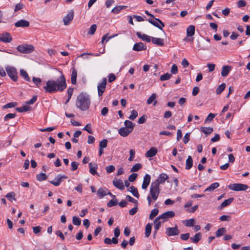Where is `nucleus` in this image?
<instances>
[{"label":"nucleus","instance_id":"774afa93","mask_svg":"<svg viewBox=\"0 0 250 250\" xmlns=\"http://www.w3.org/2000/svg\"><path fill=\"white\" fill-rule=\"evenodd\" d=\"M37 99V96H34L30 100L26 102V104H33Z\"/></svg>","mask_w":250,"mask_h":250},{"label":"nucleus","instance_id":"5701e85b","mask_svg":"<svg viewBox=\"0 0 250 250\" xmlns=\"http://www.w3.org/2000/svg\"><path fill=\"white\" fill-rule=\"evenodd\" d=\"M161 219L159 217H157L154 221V228L155 229V234L157 233V231L159 229L161 224L163 223V221H161Z\"/></svg>","mask_w":250,"mask_h":250},{"label":"nucleus","instance_id":"09e8293b","mask_svg":"<svg viewBox=\"0 0 250 250\" xmlns=\"http://www.w3.org/2000/svg\"><path fill=\"white\" fill-rule=\"evenodd\" d=\"M72 222L76 226H80L81 224V220L78 217L74 216L72 218Z\"/></svg>","mask_w":250,"mask_h":250},{"label":"nucleus","instance_id":"f03ea898","mask_svg":"<svg viewBox=\"0 0 250 250\" xmlns=\"http://www.w3.org/2000/svg\"><path fill=\"white\" fill-rule=\"evenodd\" d=\"M76 106L82 111H85L89 108L90 101L89 96L83 93L80 94L77 98Z\"/></svg>","mask_w":250,"mask_h":250},{"label":"nucleus","instance_id":"37998d69","mask_svg":"<svg viewBox=\"0 0 250 250\" xmlns=\"http://www.w3.org/2000/svg\"><path fill=\"white\" fill-rule=\"evenodd\" d=\"M142 167V166L140 163L136 164L130 169L131 172H134L138 171Z\"/></svg>","mask_w":250,"mask_h":250},{"label":"nucleus","instance_id":"bf43d9fd","mask_svg":"<svg viewBox=\"0 0 250 250\" xmlns=\"http://www.w3.org/2000/svg\"><path fill=\"white\" fill-rule=\"evenodd\" d=\"M137 176L138 175L137 173L131 174L128 177V181L130 182H134L136 180Z\"/></svg>","mask_w":250,"mask_h":250},{"label":"nucleus","instance_id":"72a5a7b5","mask_svg":"<svg viewBox=\"0 0 250 250\" xmlns=\"http://www.w3.org/2000/svg\"><path fill=\"white\" fill-rule=\"evenodd\" d=\"M21 76L26 81L30 82V79L28 76L27 72L24 69L20 70Z\"/></svg>","mask_w":250,"mask_h":250},{"label":"nucleus","instance_id":"a19ab883","mask_svg":"<svg viewBox=\"0 0 250 250\" xmlns=\"http://www.w3.org/2000/svg\"><path fill=\"white\" fill-rule=\"evenodd\" d=\"M226 87V84L223 83L220 84L216 90V93L218 95L220 94L225 89Z\"/></svg>","mask_w":250,"mask_h":250},{"label":"nucleus","instance_id":"423d86ee","mask_svg":"<svg viewBox=\"0 0 250 250\" xmlns=\"http://www.w3.org/2000/svg\"><path fill=\"white\" fill-rule=\"evenodd\" d=\"M5 70L8 76L14 82L18 80V72L16 69L12 66H7L5 67Z\"/></svg>","mask_w":250,"mask_h":250},{"label":"nucleus","instance_id":"39448f33","mask_svg":"<svg viewBox=\"0 0 250 250\" xmlns=\"http://www.w3.org/2000/svg\"><path fill=\"white\" fill-rule=\"evenodd\" d=\"M228 188L232 190L239 191L246 190L248 189L249 187L247 185L243 184L236 183L229 185Z\"/></svg>","mask_w":250,"mask_h":250},{"label":"nucleus","instance_id":"473e14b6","mask_svg":"<svg viewBox=\"0 0 250 250\" xmlns=\"http://www.w3.org/2000/svg\"><path fill=\"white\" fill-rule=\"evenodd\" d=\"M195 223V221L193 218L189 219L188 220H186L184 221H183V224L186 226V227H192L194 226V225Z\"/></svg>","mask_w":250,"mask_h":250},{"label":"nucleus","instance_id":"f257e3e1","mask_svg":"<svg viewBox=\"0 0 250 250\" xmlns=\"http://www.w3.org/2000/svg\"><path fill=\"white\" fill-rule=\"evenodd\" d=\"M168 178V176L166 173H163L159 175L154 182L151 183L149 193L146 198L149 206L151 205L153 202H155L158 199L161 192L160 185L164 184Z\"/></svg>","mask_w":250,"mask_h":250},{"label":"nucleus","instance_id":"6e6552de","mask_svg":"<svg viewBox=\"0 0 250 250\" xmlns=\"http://www.w3.org/2000/svg\"><path fill=\"white\" fill-rule=\"evenodd\" d=\"M106 84L107 79L106 78H103L102 82L98 83L97 89L99 97H101L103 95L105 90Z\"/></svg>","mask_w":250,"mask_h":250},{"label":"nucleus","instance_id":"f704fd0d","mask_svg":"<svg viewBox=\"0 0 250 250\" xmlns=\"http://www.w3.org/2000/svg\"><path fill=\"white\" fill-rule=\"evenodd\" d=\"M234 200V198L232 197L229 198L228 199L225 200L222 202L221 205V208H224L229 205Z\"/></svg>","mask_w":250,"mask_h":250},{"label":"nucleus","instance_id":"b1692460","mask_svg":"<svg viewBox=\"0 0 250 250\" xmlns=\"http://www.w3.org/2000/svg\"><path fill=\"white\" fill-rule=\"evenodd\" d=\"M231 67L228 65L223 66L222 68L221 75L223 77H226L231 70Z\"/></svg>","mask_w":250,"mask_h":250},{"label":"nucleus","instance_id":"603ef678","mask_svg":"<svg viewBox=\"0 0 250 250\" xmlns=\"http://www.w3.org/2000/svg\"><path fill=\"white\" fill-rule=\"evenodd\" d=\"M17 104L16 102L9 103L8 104H5L3 106V108L6 109V108L14 107H15L17 105Z\"/></svg>","mask_w":250,"mask_h":250},{"label":"nucleus","instance_id":"a878e982","mask_svg":"<svg viewBox=\"0 0 250 250\" xmlns=\"http://www.w3.org/2000/svg\"><path fill=\"white\" fill-rule=\"evenodd\" d=\"M89 172L92 175H95L97 173V165L95 163L92 164L90 163L89 164Z\"/></svg>","mask_w":250,"mask_h":250},{"label":"nucleus","instance_id":"0eeeda50","mask_svg":"<svg viewBox=\"0 0 250 250\" xmlns=\"http://www.w3.org/2000/svg\"><path fill=\"white\" fill-rule=\"evenodd\" d=\"M17 49L21 53L28 54L34 50V47L31 44H25L19 45Z\"/></svg>","mask_w":250,"mask_h":250},{"label":"nucleus","instance_id":"bb28decb","mask_svg":"<svg viewBox=\"0 0 250 250\" xmlns=\"http://www.w3.org/2000/svg\"><path fill=\"white\" fill-rule=\"evenodd\" d=\"M187 35L188 37L193 36L195 34V27L194 25H190L187 29Z\"/></svg>","mask_w":250,"mask_h":250},{"label":"nucleus","instance_id":"e433bc0d","mask_svg":"<svg viewBox=\"0 0 250 250\" xmlns=\"http://www.w3.org/2000/svg\"><path fill=\"white\" fill-rule=\"evenodd\" d=\"M192 242L194 243H198L201 239V234L200 232L197 233L194 237H190Z\"/></svg>","mask_w":250,"mask_h":250},{"label":"nucleus","instance_id":"4d7b16f0","mask_svg":"<svg viewBox=\"0 0 250 250\" xmlns=\"http://www.w3.org/2000/svg\"><path fill=\"white\" fill-rule=\"evenodd\" d=\"M115 169V167L113 165L107 166L105 167V170L108 173H110L113 172Z\"/></svg>","mask_w":250,"mask_h":250},{"label":"nucleus","instance_id":"a18cd8bd","mask_svg":"<svg viewBox=\"0 0 250 250\" xmlns=\"http://www.w3.org/2000/svg\"><path fill=\"white\" fill-rule=\"evenodd\" d=\"M171 76L172 75L171 74H170L169 73H167L164 75H161L160 78V80L161 81H166V80H169L171 78Z\"/></svg>","mask_w":250,"mask_h":250},{"label":"nucleus","instance_id":"ddd939ff","mask_svg":"<svg viewBox=\"0 0 250 250\" xmlns=\"http://www.w3.org/2000/svg\"><path fill=\"white\" fill-rule=\"evenodd\" d=\"M67 177L64 175H62L61 174L58 175L54 180L50 181V183L53 185L54 186L57 187L59 186L61 182H62L63 179H66Z\"/></svg>","mask_w":250,"mask_h":250},{"label":"nucleus","instance_id":"9b49d317","mask_svg":"<svg viewBox=\"0 0 250 250\" xmlns=\"http://www.w3.org/2000/svg\"><path fill=\"white\" fill-rule=\"evenodd\" d=\"M74 18V11L70 10L68 14L63 18V21L65 25L69 24Z\"/></svg>","mask_w":250,"mask_h":250},{"label":"nucleus","instance_id":"79ce46f5","mask_svg":"<svg viewBox=\"0 0 250 250\" xmlns=\"http://www.w3.org/2000/svg\"><path fill=\"white\" fill-rule=\"evenodd\" d=\"M125 125L126 127L131 129V131L133 130V128L135 126V124L132 123L131 121L129 120H126L125 122Z\"/></svg>","mask_w":250,"mask_h":250},{"label":"nucleus","instance_id":"3c124183","mask_svg":"<svg viewBox=\"0 0 250 250\" xmlns=\"http://www.w3.org/2000/svg\"><path fill=\"white\" fill-rule=\"evenodd\" d=\"M32 81L33 82L37 85V87H40L41 86L42 80L40 78L33 77Z\"/></svg>","mask_w":250,"mask_h":250},{"label":"nucleus","instance_id":"5fc2aeb1","mask_svg":"<svg viewBox=\"0 0 250 250\" xmlns=\"http://www.w3.org/2000/svg\"><path fill=\"white\" fill-rule=\"evenodd\" d=\"M107 140L106 139H104L100 142L99 147L101 148H105L107 146Z\"/></svg>","mask_w":250,"mask_h":250},{"label":"nucleus","instance_id":"6ab92c4d","mask_svg":"<svg viewBox=\"0 0 250 250\" xmlns=\"http://www.w3.org/2000/svg\"><path fill=\"white\" fill-rule=\"evenodd\" d=\"M158 152V149L155 147H152L149 150H148L145 154L146 157L151 158L157 154Z\"/></svg>","mask_w":250,"mask_h":250},{"label":"nucleus","instance_id":"2eb2a0df","mask_svg":"<svg viewBox=\"0 0 250 250\" xmlns=\"http://www.w3.org/2000/svg\"><path fill=\"white\" fill-rule=\"evenodd\" d=\"M12 40V38L8 33H5L0 35V42H10Z\"/></svg>","mask_w":250,"mask_h":250},{"label":"nucleus","instance_id":"f8f14e48","mask_svg":"<svg viewBox=\"0 0 250 250\" xmlns=\"http://www.w3.org/2000/svg\"><path fill=\"white\" fill-rule=\"evenodd\" d=\"M175 216V212L173 211H168L163 213L158 217L165 222L167 219L172 218Z\"/></svg>","mask_w":250,"mask_h":250},{"label":"nucleus","instance_id":"c85d7f7f","mask_svg":"<svg viewBox=\"0 0 250 250\" xmlns=\"http://www.w3.org/2000/svg\"><path fill=\"white\" fill-rule=\"evenodd\" d=\"M193 165V161L191 156H188L186 163V169H190Z\"/></svg>","mask_w":250,"mask_h":250},{"label":"nucleus","instance_id":"680f3d73","mask_svg":"<svg viewBox=\"0 0 250 250\" xmlns=\"http://www.w3.org/2000/svg\"><path fill=\"white\" fill-rule=\"evenodd\" d=\"M215 115L213 113H209L207 118L205 120V122H211L213 119L215 117Z\"/></svg>","mask_w":250,"mask_h":250},{"label":"nucleus","instance_id":"338daca9","mask_svg":"<svg viewBox=\"0 0 250 250\" xmlns=\"http://www.w3.org/2000/svg\"><path fill=\"white\" fill-rule=\"evenodd\" d=\"M23 7H24L23 4L21 3H18L15 6L14 11L17 12L20 10H21V9H22L23 8Z\"/></svg>","mask_w":250,"mask_h":250},{"label":"nucleus","instance_id":"7ed1b4c3","mask_svg":"<svg viewBox=\"0 0 250 250\" xmlns=\"http://www.w3.org/2000/svg\"><path fill=\"white\" fill-rule=\"evenodd\" d=\"M61 76L57 79L56 81H55L56 83V88L58 91H62L66 87V84L65 82V78L64 76L62 74V71H60Z\"/></svg>","mask_w":250,"mask_h":250},{"label":"nucleus","instance_id":"dca6fc26","mask_svg":"<svg viewBox=\"0 0 250 250\" xmlns=\"http://www.w3.org/2000/svg\"><path fill=\"white\" fill-rule=\"evenodd\" d=\"M146 49V46L141 42L135 43L133 47V50L136 51H141Z\"/></svg>","mask_w":250,"mask_h":250},{"label":"nucleus","instance_id":"0e129e2a","mask_svg":"<svg viewBox=\"0 0 250 250\" xmlns=\"http://www.w3.org/2000/svg\"><path fill=\"white\" fill-rule=\"evenodd\" d=\"M117 205V201L116 200H111L107 204V206L108 207H112L116 206Z\"/></svg>","mask_w":250,"mask_h":250},{"label":"nucleus","instance_id":"6e6d98bb","mask_svg":"<svg viewBox=\"0 0 250 250\" xmlns=\"http://www.w3.org/2000/svg\"><path fill=\"white\" fill-rule=\"evenodd\" d=\"M15 194L13 192H11L9 193H8L6 195V197L10 201H12V200H15L14 197H15Z\"/></svg>","mask_w":250,"mask_h":250},{"label":"nucleus","instance_id":"4c0bfd02","mask_svg":"<svg viewBox=\"0 0 250 250\" xmlns=\"http://www.w3.org/2000/svg\"><path fill=\"white\" fill-rule=\"evenodd\" d=\"M152 225L151 224H147L145 228V236L146 237H148L151 231Z\"/></svg>","mask_w":250,"mask_h":250},{"label":"nucleus","instance_id":"aec40b11","mask_svg":"<svg viewBox=\"0 0 250 250\" xmlns=\"http://www.w3.org/2000/svg\"><path fill=\"white\" fill-rule=\"evenodd\" d=\"M114 186L118 189L123 190L125 189L124 185L122 180L120 179H115L113 181Z\"/></svg>","mask_w":250,"mask_h":250},{"label":"nucleus","instance_id":"1a4fd4ad","mask_svg":"<svg viewBox=\"0 0 250 250\" xmlns=\"http://www.w3.org/2000/svg\"><path fill=\"white\" fill-rule=\"evenodd\" d=\"M147 21L149 23L161 30H162L163 27L165 26L164 23L159 19L155 18V20L149 19Z\"/></svg>","mask_w":250,"mask_h":250},{"label":"nucleus","instance_id":"412c9836","mask_svg":"<svg viewBox=\"0 0 250 250\" xmlns=\"http://www.w3.org/2000/svg\"><path fill=\"white\" fill-rule=\"evenodd\" d=\"M132 131L131 129L127 128L126 127H121L119 130V134L124 137L127 136Z\"/></svg>","mask_w":250,"mask_h":250},{"label":"nucleus","instance_id":"9d476101","mask_svg":"<svg viewBox=\"0 0 250 250\" xmlns=\"http://www.w3.org/2000/svg\"><path fill=\"white\" fill-rule=\"evenodd\" d=\"M179 233L180 231L177 226L172 228H167L166 229V234L168 236L177 235Z\"/></svg>","mask_w":250,"mask_h":250},{"label":"nucleus","instance_id":"f3484780","mask_svg":"<svg viewBox=\"0 0 250 250\" xmlns=\"http://www.w3.org/2000/svg\"><path fill=\"white\" fill-rule=\"evenodd\" d=\"M29 25V22L24 20H21L15 23L16 27H27Z\"/></svg>","mask_w":250,"mask_h":250},{"label":"nucleus","instance_id":"864d4df0","mask_svg":"<svg viewBox=\"0 0 250 250\" xmlns=\"http://www.w3.org/2000/svg\"><path fill=\"white\" fill-rule=\"evenodd\" d=\"M138 116V112L137 111L133 110L131 112V115L128 117V118L131 120H134Z\"/></svg>","mask_w":250,"mask_h":250},{"label":"nucleus","instance_id":"2f4dec72","mask_svg":"<svg viewBox=\"0 0 250 250\" xmlns=\"http://www.w3.org/2000/svg\"><path fill=\"white\" fill-rule=\"evenodd\" d=\"M128 191L131 192L134 196H135L137 198H139L140 195L137 188H136L135 187L131 186V187H130L128 189Z\"/></svg>","mask_w":250,"mask_h":250},{"label":"nucleus","instance_id":"49530a36","mask_svg":"<svg viewBox=\"0 0 250 250\" xmlns=\"http://www.w3.org/2000/svg\"><path fill=\"white\" fill-rule=\"evenodd\" d=\"M36 178L39 181H42L46 179L47 176L45 173H42L37 175Z\"/></svg>","mask_w":250,"mask_h":250},{"label":"nucleus","instance_id":"c03bdc74","mask_svg":"<svg viewBox=\"0 0 250 250\" xmlns=\"http://www.w3.org/2000/svg\"><path fill=\"white\" fill-rule=\"evenodd\" d=\"M159 213V210L158 208H154L152 209L149 215V219L152 220Z\"/></svg>","mask_w":250,"mask_h":250},{"label":"nucleus","instance_id":"e2e57ef3","mask_svg":"<svg viewBox=\"0 0 250 250\" xmlns=\"http://www.w3.org/2000/svg\"><path fill=\"white\" fill-rule=\"evenodd\" d=\"M78 165H79L78 163H77L76 162H72L71 164V170L72 171L76 170L78 168Z\"/></svg>","mask_w":250,"mask_h":250},{"label":"nucleus","instance_id":"58836bf2","mask_svg":"<svg viewBox=\"0 0 250 250\" xmlns=\"http://www.w3.org/2000/svg\"><path fill=\"white\" fill-rule=\"evenodd\" d=\"M31 107L27 105H24L20 107H17L16 108V110L19 112H26L31 110Z\"/></svg>","mask_w":250,"mask_h":250},{"label":"nucleus","instance_id":"8fccbe9b","mask_svg":"<svg viewBox=\"0 0 250 250\" xmlns=\"http://www.w3.org/2000/svg\"><path fill=\"white\" fill-rule=\"evenodd\" d=\"M97 29V25L96 24H92L91 26L90 27L89 31H88L87 34L90 35H93Z\"/></svg>","mask_w":250,"mask_h":250},{"label":"nucleus","instance_id":"20e7f679","mask_svg":"<svg viewBox=\"0 0 250 250\" xmlns=\"http://www.w3.org/2000/svg\"><path fill=\"white\" fill-rule=\"evenodd\" d=\"M56 86L54 80H49L46 82V85L43 87V89L46 92L52 93L58 91Z\"/></svg>","mask_w":250,"mask_h":250},{"label":"nucleus","instance_id":"a211bd4d","mask_svg":"<svg viewBox=\"0 0 250 250\" xmlns=\"http://www.w3.org/2000/svg\"><path fill=\"white\" fill-rule=\"evenodd\" d=\"M136 35L139 38L141 39L143 41H146L147 42H151L152 37L145 34H142L139 32L136 33Z\"/></svg>","mask_w":250,"mask_h":250},{"label":"nucleus","instance_id":"de8ad7c7","mask_svg":"<svg viewBox=\"0 0 250 250\" xmlns=\"http://www.w3.org/2000/svg\"><path fill=\"white\" fill-rule=\"evenodd\" d=\"M226 232V229L224 228H221L219 229L215 232L216 236L217 237H219L222 235H223Z\"/></svg>","mask_w":250,"mask_h":250},{"label":"nucleus","instance_id":"c756f323","mask_svg":"<svg viewBox=\"0 0 250 250\" xmlns=\"http://www.w3.org/2000/svg\"><path fill=\"white\" fill-rule=\"evenodd\" d=\"M157 95L156 94L153 93L151 95V96L148 99V100L146 101V103L148 104H150L153 103V105H156L157 104V101H155V99L156 98Z\"/></svg>","mask_w":250,"mask_h":250},{"label":"nucleus","instance_id":"ea45409f","mask_svg":"<svg viewBox=\"0 0 250 250\" xmlns=\"http://www.w3.org/2000/svg\"><path fill=\"white\" fill-rule=\"evenodd\" d=\"M201 131L204 133L205 134L208 135L212 133L213 131V129L212 127H202L201 128Z\"/></svg>","mask_w":250,"mask_h":250},{"label":"nucleus","instance_id":"4468645a","mask_svg":"<svg viewBox=\"0 0 250 250\" xmlns=\"http://www.w3.org/2000/svg\"><path fill=\"white\" fill-rule=\"evenodd\" d=\"M150 176L148 174H146L144 177L143 182L142 185V188L143 189H146L147 188L150 184Z\"/></svg>","mask_w":250,"mask_h":250},{"label":"nucleus","instance_id":"4be33fe9","mask_svg":"<svg viewBox=\"0 0 250 250\" xmlns=\"http://www.w3.org/2000/svg\"><path fill=\"white\" fill-rule=\"evenodd\" d=\"M107 193H108L107 188H101L97 191V195L100 199L103 198L107 195Z\"/></svg>","mask_w":250,"mask_h":250},{"label":"nucleus","instance_id":"c9c22d12","mask_svg":"<svg viewBox=\"0 0 250 250\" xmlns=\"http://www.w3.org/2000/svg\"><path fill=\"white\" fill-rule=\"evenodd\" d=\"M219 186V184L218 183H213L211 184L208 188L205 189V191H212L215 189L217 188Z\"/></svg>","mask_w":250,"mask_h":250},{"label":"nucleus","instance_id":"393cba45","mask_svg":"<svg viewBox=\"0 0 250 250\" xmlns=\"http://www.w3.org/2000/svg\"><path fill=\"white\" fill-rule=\"evenodd\" d=\"M151 41H152L153 43L156 44L158 46H163L164 44V39L161 38H158L152 37Z\"/></svg>","mask_w":250,"mask_h":250},{"label":"nucleus","instance_id":"69168bd1","mask_svg":"<svg viewBox=\"0 0 250 250\" xmlns=\"http://www.w3.org/2000/svg\"><path fill=\"white\" fill-rule=\"evenodd\" d=\"M170 72L172 74H175L178 72V68L175 64L172 65Z\"/></svg>","mask_w":250,"mask_h":250},{"label":"nucleus","instance_id":"7c9ffc66","mask_svg":"<svg viewBox=\"0 0 250 250\" xmlns=\"http://www.w3.org/2000/svg\"><path fill=\"white\" fill-rule=\"evenodd\" d=\"M126 7L127 6L125 5H118L113 8L111 12L116 14L119 13L121 10L126 8Z\"/></svg>","mask_w":250,"mask_h":250},{"label":"nucleus","instance_id":"cd10ccee","mask_svg":"<svg viewBox=\"0 0 250 250\" xmlns=\"http://www.w3.org/2000/svg\"><path fill=\"white\" fill-rule=\"evenodd\" d=\"M77 70L74 68H72L71 81V83L73 84H76V80H77Z\"/></svg>","mask_w":250,"mask_h":250},{"label":"nucleus","instance_id":"052dcab7","mask_svg":"<svg viewBox=\"0 0 250 250\" xmlns=\"http://www.w3.org/2000/svg\"><path fill=\"white\" fill-rule=\"evenodd\" d=\"M135 151L133 149H130L129 151L130 156L128 158V161H132L135 157Z\"/></svg>","mask_w":250,"mask_h":250},{"label":"nucleus","instance_id":"13d9d810","mask_svg":"<svg viewBox=\"0 0 250 250\" xmlns=\"http://www.w3.org/2000/svg\"><path fill=\"white\" fill-rule=\"evenodd\" d=\"M16 116V113H8L5 116L4 119V121H7L9 119L14 118Z\"/></svg>","mask_w":250,"mask_h":250}]
</instances>
